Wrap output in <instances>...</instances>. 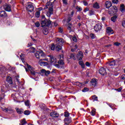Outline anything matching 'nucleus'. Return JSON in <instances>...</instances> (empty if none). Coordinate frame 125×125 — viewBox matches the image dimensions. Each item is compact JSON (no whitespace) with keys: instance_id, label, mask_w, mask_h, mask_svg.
<instances>
[{"instance_id":"nucleus-1","label":"nucleus","mask_w":125,"mask_h":125,"mask_svg":"<svg viewBox=\"0 0 125 125\" xmlns=\"http://www.w3.org/2000/svg\"><path fill=\"white\" fill-rule=\"evenodd\" d=\"M52 0H47V3L45 8H48L49 12L47 13L48 17H50L53 11V3L51 2Z\"/></svg>"},{"instance_id":"nucleus-2","label":"nucleus","mask_w":125,"mask_h":125,"mask_svg":"<svg viewBox=\"0 0 125 125\" xmlns=\"http://www.w3.org/2000/svg\"><path fill=\"white\" fill-rule=\"evenodd\" d=\"M35 57L37 58V59H41V58H43V57H45V54L43 53V51L42 50L37 51L35 54Z\"/></svg>"},{"instance_id":"nucleus-3","label":"nucleus","mask_w":125,"mask_h":125,"mask_svg":"<svg viewBox=\"0 0 125 125\" xmlns=\"http://www.w3.org/2000/svg\"><path fill=\"white\" fill-rule=\"evenodd\" d=\"M51 24V21L49 20L45 19L41 21L42 27H44L45 26L46 27H49Z\"/></svg>"},{"instance_id":"nucleus-4","label":"nucleus","mask_w":125,"mask_h":125,"mask_svg":"<svg viewBox=\"0 0 125 125\" xmlns=\"http://www.w3.org/2000/svg\"><path fill=\"white\" fill-rule=\"evenodd\" d=\"M26 67L29 70V71H30V73L33 76H35L36 74H37V72L35 71V68H34L33 67H32L31 65H29V64H26Z\"/></svg>"},{"instance_id":"nucleus-5","label":"nucleus","mask_w":125,"mask_h":125,"mask_svg":"<svg viewBox=\"0 0 125 125\" xmlns=\"http://www.w3.org/2000/svg\"><path fill=\"white\" fill-rule=\"evenodd\" d=\"M26 10L28 12H32L34 11V6L33 5L28 4L26 7Z\"/></svg>"},{"instance_id":"nucleus-6","label":"nucleus","mask_w":125,"mask_h":125,"mask_svg":"<svg viewBox=\"0 0 125 125\" xmlns=\"http://www.w3.org/2000/svg\"><path fill=\"white\" fill-rule=\"evenodd\" d=\"M56 42L57 44H60V45H62V44H63V43L65 42L64 39L62 38H57L56 40Z\"/></svg>"},{"instance_id":"nucleus-7","label":"nucleus","mask_w":125,"mask_h":125,"mask_svg":"<svg viewBox=\"0 0 125 125\" xmlns=\"http://www.w3.org/2000/svg\"><path fill=\"white\" fill-rule=\"evenodd\" d=\"M101 29H102L101 23H97L94 27V30L96 32H99V31H101Z\"/></svg>"},{"instance_id":"nucleus-8","label":"nucleus","mask_w":125,"mask_h":125,"mask_svg":"<svg viewBox=\"0 0 125 125\" xmlns=\"http://www.w3.org/2000/svg\"><path fill=\"white\" fill-rule=\"evenodd\" d=\"M48 57L50 58V62L52 64H56L57 63V60L56 59H54L53 56L52 55H49Z\"/></svg>"},{"instance_id":"nucleus-9","label":"nucleus","mask_w":125,"mask_h":125,"mask_svg":"<svg viewBox=\"0 0 125 125\" xmlns=\"http://www.w3.org/2000/svg\"><path fill=\"white\" fill-rule=\"evenodd\" d=\"M3 8L6 11H8L9 12L11 11V6L8 5V4H5L3 5Z\"/></svg>"},{"instance_id":"nucleus-10","label":"nucleus","mask_w":125,"mask_h":125,"mask_svg":"<svg viewBox=\"0 0 125 125\" xmlns=\"http://www.w3.org/2000/svg\"><path fill=\"white\" fill-rule=\"evenodd\" d=\"M100 74L102 75V76H104L107 74V72H106V69L105 68L102 67L100 69L99 71Z\"/></svg>"},{"instance_id":"nucleus-11","label":"nucleus","mask_w":125,"mask_h":125,"mask_svg":"<svg viewBox=\"0 0 125 125\" xmlns=\"http://www.w3.org/2000/svg\"><path fill=\"white\" fill-rule=\"evenodd\" d=\"M59 58H60V60L58 61V63L60 64V65H63V64H64V62L63 61L64 56L63 55H60Z\"/></svg>"},{"instance_id":"nucleus-12","label":"nucleus","mask_w":125,"mask_h":125,"mask_svg":"<svg viewBox=\"0 0 125 125\" xmlns=\"http://www.w3.org/2000/svg\"><path fill=\"white\" fill-rule=\"evenodd\" d=\"M43 60H45V59H41L39 63L41 66H47L48 65V63L47 62H42Z\"/></svg>"},{"instance_id":"nucleus-13","label":"nucleus","mask_w":125,"mask_h":125,"mask_svg":"<svg viewBox=\"0 0 125 125\" xmlns=\"http://www.w3.org/2000/svg\"><path fill=\"white\" fill-rule=\"evenodd\" d=\"M74 13H75V12L74 11H73L71 12V15H69L68 16V18L66 20V22H70V21H71L72 20V17H73V16L74 15Z\"/></svg>"},{"instance_id":"nucleus-14","label":"nucleus","mask_w":125,"mask_h":125,"mask_svg":"<svg viewBox=\"0 0 125 125\" xmlns=\"http://www.w3.org/2000/svg\"><path fill=\"white\" fill-rule=\"evenodd\" d=\"M77 57L78 60H82L83 59V54L82 53V51H80L78 52Z\"/></svg>"},{"instance_id":"nucleus-15","label":"nucleus","mask_w":125,"mask_h":125,"mask_svg":"<svg viewBox=\"0 0 125 125\" xmlns=\"http://www.w3.org/2000/svg\"><path fill=\"white\" fill-rule=\"evenodd\" d=\"M106 33L107 34H108L109 35H112V34H114V31L110 27H108L106 28Z\"/></svg>"},{"instance_id":"nucleus-16","label":"nucleus","mask_w":125,"mask_h":125,"mask_svg":"<svg viewBox=\"0 0 125 125\" xmlns=\"http://www.w3.org/2000/svg\"><path fill=\"white\" fill-rule=\"evenodd\" d=\"M50 116L51 117H52V118H58V117H59V114L57 113V112L54 111L50 113Z\"/></svg>"},{"instance_id":"nucleus-17","label":"nucleus","mask_w":125,"mask_h":125,"mask_svg":"<svg viewBox=\"0 0 125 125\" xmlns=\"http://www.w3.org/2000/svg\"><path fill=\"white\" fill-rule=\"evenodd\" d=\"M71 122H72V120L70 118H65L64 120V122L65 125H69V124H70Z\"/></svg>"},{"instance_id":"nucleus-18","label":"nucleus","mask_w":125,"mask_h":125,"mask_svg":"<svg viewBox=\"0 0 125 125\" xmlns=\"http://www.w3.org/2000/svg\"><path fill=\"white\" fill-rule=\"evenodd\" d=\"M67 30L69 31V33H71V32H74V28H73L72 24L68 23L67 26Z\"/></svg>"},{"instance_id":"nucleus-19","label":"nucleus","mask_w":125,"mask_h":125,"mask_svg":"<svg viewBox=\"0 0 125 125\" xmlns=\"http://www.w3.org/2000/svg\"><path fill=\"white\" fill-rule=\"evenodd\" d=\"M105 6L106 8H110L112 6V2L110 1L105 2Z\"/></svg>"},{"instance_id":"nucleus-20","label":"nucleus","mask_w":125,"mask_h":125,"mask_svg":"<svg viewBox=\"0 0 125 125\" xmlns=\"http://www.w3.org/2000/svg\"><path fill=\"white\" fill-rule=\"evenodd\" d=\"M7 16V14L4 11H2L0 12V17H6Z\"/></svg>"},{"instance_id":"nucleus-21","label":"nucleus","mask_w":125,"mask_h":125,"mask_svg":"<svg viewBox=\"0 0 125 125\" xmlns=\"http://www.w3.org/2000/svg\"><path fill=\"white\" fill-rule=\"evenodd\" d=\"M42 73H44L45 76H48L49 74H50V72L49 70H45V69H42L41 70Z\"/></svg>"},{"instance_id":"nucleus-22","label":"nucleus","mask_w":125,"mask_h":125,"mask_svg":"<svg viewBox=\"0 0 125 125\" xmlns=\"http://www.w3.org/2000/svg\"><path fill=\"white\" fill-rule=\"evenodd\" d=\"M91 83H92V85H93V86H95L96 84H97V81H96V79H92L91 81Z\"/></svg>"},{"instance_id":"nucleus-23","label":"nucleus","mask_w":125,"mask_h":125,"mask_svg":"<svg viewBox=\"0 0 125 125\" xmlns=\"http://www.w3.org/2000/svg\"><path fill=\"white\" fill-rule=\"evenodd\" d=\"M6 81L8 82L10 84H12V79L10 76H8L6 78Z\"/></svg>"},{"instance_id":"nucleus-24","label":"nucleus","mask_w":125,"mask_h":125,"mask_svg":"<svg viewBox=\"0 0 125 125\" xmlns=\"http://www.w3.org/2000/svg\"><path fill=\"white\" fill-rule=\"evenodd\" d=\"M55 49L57 51H59V50H61L62 49V46L60 44H57Z\"/></svg>"},{"instance_id":"nucleus-25","label":"nucleus","mask_w":125,"mask_h":125,"mask_svg":"<svg viewBox=\"0 0 125 125\" xmlns=\"http://www.w3.org/2000/svg\"><path fill=\"white\" fill-rule=\"evenodd\" d=\"M79 65H80V66H81L82 69H84L85 65H84V63H83V61H80L79 62Z\"/></svg>"},{"instance_id":"nucleus-26","label":"nucleus","mask_w":125,"mask_h":125,"mask_svg":"<svg viewBox=\"0 0 125 125\" xmlns=\"http://www.w3.org/2000/svg\"><path fill=\"white\" fill-rule=\"evenodd\" d=\"M93 7L94 8H96L97 9H98L100 7L99 6V4H98L97 2L95 3L93 5Z\"/></svg>"},{"instance_id":"nucleus-27","label":"nucleus","mask_w":125,"mask_h":125,"mask_svg":"<svg viewBox=\"0 0 125 125\" xmlns=\"http://www.w3.org/2000/svg\"><path fill=\"white\" fill-rule=\"evenodd\" d=\"M116 65V61H112L108 63L109 66H115Z\"/></svg>"},{"instance_id":"nucleus-28","label":"nucleus","mask_w":125,"mask_h":125,"mask_svg":"<svg viewBox=\"0 0 125 125\" xmlns=\"http://www.w3.org/2000/svg\"><path fill=\"white\" fill-rule=\"evenodd\" d=\"M16 111L18 114H22L24 110L22 109L17 108Z\"/></svg>"},{"instance_id":"nucleus-29","label":"nucleus","mask_w":125,"mask_h":125,"mask_svg":"<svg viewBox=\"0 0 125 125\" xmlns=\"http://www.w3.org/2000/svg\"><path fill=\"white\" fill-rule=\"evenodd\" d=\"M76 85H78V86H79V87H82V86H83V85H84V83H81L80 82H76Z\"/></svg>"},{"instance_id":"nucleus-30","label":"nucleus","mask_w":125,"mask_h":125,"mask_svg":"<svg viewBox=\"0 0 125 125\" xmlns=\"http://www.w3.org/2000/svg\"><path fill=\"white\" fill-rule=\"evenodd\" d=\"M117 18H118V16H114L113 17H112L111 19V21H112V22H116V20H117Z\"/></svg>"},{"instance_id":"nucleus-31","label":"nucleus","mask_w":125,"mask_h":125,"mask_svg":"<svg viewBox=\"0 0 125 125\" xmlns=\"http://www.w3.org/2000/svg\"><path fill=\"white\" fill-rule=\"evenodd\" d=\"M5 96V95L3 93H2V94L0 95V102H1L3 100V99H4Z\"/></svg>"},{"instance_id":"nucleus-32","label":"nucleus","mask_w":125,"mask_h":125,"mask_svg":"<svg viewBox=\"0 0 125 125\" xmlns=\"http://www.w3.org/2000/svg\"><path fill=\"white\" fill-rule=\"evenodd\" d=\"M26 124H27V123L26 122V120L25 119H23L21 122V123L20 124V125H26Z\"/></svg>"},{"instance_id":"nucleus-33","label":"nucleus","mask_w":125,"mask_h":125,"mask_svg":"<svg viewBox=\"0 0 125 125\" xmlns=\"http://www.w3.org/2000/svg\"><path fill=\"white\" fill-rule=\"evenodd\" d=\"M77 48H78V45H75L74 47H72L71 48V51L72 52H74V51H75V50H76V49H77Z\"/></svg>"},{"instance_id":"nucleus-34","label":"nucleus","mask_w":125,"mask_h":125,"mask_svg":"<svg viewBox=\"0 0 125 125\" xmlns=\"http://www.w3.org/2000/svg\"><path fill=\"white\" fill-rule=\"evenodd\" d=\"M40 15H41V12L40 11H37L35 14L36 17H37V18H39L40 17Z\"/></svg>"},{"instance_id":"nucleus-35","label":"nucleus","mask_w":125,"mask_h":125,"mask_svg":"<svg viewBox=\"0 0 125 125\" xmlns=\"http://www.w3.org/2000/svg\"><path fill=\"white\" fill-rule=\"evenodd\" d=\"M25 105L27 106V107H29L30 106V101L27 100L24 102Z\"/></svg>"},{"instance_id":"nucleus-36","label":"nucleus","mask_w":125,"mask_h":125,"mask_svg":"<svg viewBox=\"0 0 125 125\" xmlns=\"http://www.w3.org/2000/svg\"><path fill=\"white\" fill-rule=\"evenodd\" d=\"M29 51L30 52L33 53L34 52H35V51H36V49L35 48V47H32L30 48Z\"/></svg>"},{"instance_id":"nucleus-37","label":"nucleus","mask_w":125,"mask_h":125,"mask_svg":"<svg viewBox=\"0 0 125 125\" xmlns=\"http://www.w3.org/2000/svg\"><path fill=\"white\" fill-rule=\"evenodd\" d=\"M95 113H96V111H95V109H93L92 110V111H91V115L92 116H95Z\"/></svg>"},{"instance_id":"nucleus-38","label":"nucleus","mask_w":125,"mask_h":125,"mask_svg":"<svg viewBox=\"0 0 125 125\" xmlns=\"http://www.w3.org/2000/svg\"><path fill=\"white\" fill-rule=\"evenodd\" d=\"M70 58L71 59H73V60H76V57H75V55H74V54H71L70 55Z\"/></svg>"},{"instance_id":"nucleus-39","label":"nucleus","mask_w":125,"mask_h":125,"mask_svg":"<svg viewBox=\"0 0 125 125\" xmlns=\"http://www.w3.org/2000/svg\"><path fill=\"white\" fill-rule=\"evenodd\" d=\"M43 33L44 34V35H47V34H48V30L47 29H45L43 30Z\"/></svg>"},{"instance_id":"nucleus-40","label":"nucleus","mask_w":125,"mask_h":125,"mask_svg":"<svg viewBox=\"0 0 125 125\" xmlns=\"http://www.w3.org/2000/svg\"><path fill=\"white\" fill-rule=\"evenodd\" d=\"M112 9L113 12H114V11H115V12H116L118 10V8H117V7H116V6H113L112 8Z\"/></svg>"},{"instance_id":"nucleus-41","label":"nucleus","mask_w":125,"mask_h":125,"mask_svg":"<svg viewBox=\"0 0 125 125\" xmlns=\"http://www.w3.org/2000/svg\"><path fill=\"white\" fill-rule=\"evenodd\" d=\"M69 116H70V113H69V112L67 111L64 112V117H65V118L69 117Z\"/></svg>"},{"instance_id":"nucleus-42","label":"nucleus","mask_w":125,"mask_h":125,"mask_svg":"<svg viewBox=\"0 0 125 125\" xmlns=\"http://www.w3.org/2000/svg\"><path fill=\"white\" fill-rule=\"evenodd\" d=\"M92 99L93 101H97V96L94 95L92 96Z\"/></svg>"},{"instance_id":"nucleus-43","label":"nucleus","mask_w":125,"mask_h":125,"mask_svg":"<svg viewBox=\"0 0 125 125\" xmlns=\"http://www.w3.org/2000/svg\"><path fill=\"white\" fill-rule=\"evenodd\" d=\"M90 37L91 39H95V35L93 34V33L90 34Z\"/></svg>"},{"instance_id":"nucleus-44","label":"nucleus","mask_w":125,"mask_h":125,"mask_svg":"<svg viewBox=\"0 0 125 125\" xmlns=\"http://www.w3.org/2000/svg\"><path fill=\"white\" fill-rule=\"evenodd\" d=\"M30 111L29 110H25L24 112V115H26V116H28L30 114Z\"/></svg>"},{"instance_id":"nucleus-45","label":"nucleus","mask_w":125,"mask_h":125,"mask_svg":"<svg viewBox=\"0 0 125 125\" xmlns=\"http://www.w3.org/2000/svg\"><path fill=\"white\" fill-rule=\"evenodd\" d=\"M114 45L116 46H119V45H121V43L119 42H115L114 43Z\"/></svg>"},{"instance_id":"nucleus-46","label":"nucleus","mask_w":125,"mask_h":125,"mask_svg":"<svg viewBox=\"0 0 125 125\" xmlns=\"http://www.w3.org/2000/svg\"><path fill=\"white\" fill-rule=\"evenodd\" d=\"M83 92H86L88 91V88L87 87H84L83 89L82 90Z\"/></svg>"},{"instance_id":"nucleus-47","label":"nucleus","mask_w":125,"mask_h":125,"mask_svg":"<svg viewBox=\"0 0 125 125\" xmlns=\"http://www.w3.org/2000/svg\"><path fill=\"white\" fill-rule=\"evenodd\" d=\"M95 13L94 11L91 10L89 11V15L91 16V15H94Z\"/></svg>"},{"instance_id":"nucleus-48","label":"nucleus","mask_w":125,"mask_h":125,"mask_svg":"<svg viewBox=\"0 0 125 125\" xmlns=\"http://www.w3.org/2000/svg\"><path fill=\"white\" fill-rule=\"evenodd\" d=\"M123 89L122 87H120L118 89H115V90L118 91V92H121L122 91V90Z\"/></svg>"},{"instance_id":"nucleus-49","label":"nucleus","mask_w":125,"mask_h":125,"mask_svg":"<svg viewBox=\"0 0 125 125\" xmlns=\"http://www.w3.org/2000/svg\"><path fill=\"white\" fill-rule=\"evenodd\" d=\"M76 9L78 10V11H82L83 10V9L81 8V7L77 6Z\"/></svg>"},{"instance_id":"nucleus-50","label":"nucleus","mask_w":125,"mask_h":125,"mask_svg":"<svg viewBox=\"0 0 125 125\" xmlns=\"http://www.w3.org/2000/svg\"><path fill=\"white\" fill-rule=\"evenodd\" d=\"M59 32L60 33H61L62 34L63 33V28H61V27H60L59 28Z\"/></svg>"},{"instance_id":"nucleus-51","label":"nucleus","mask_w":125,"mask_h":125,"mask_svg":"<svg viewBox=\"0 0 125 125\" xmlns=\"http://www.w3.org/2000/svg\"><path fill=\"white\" fill-rule=\"evenodd\" d=\"M72 40L73 41V42H77V38L76 37H74L72 38Z\"/></svg>"},{"instance_id":"nucleus-52","label":"nucleus","mask_w":125,"mask_h":125,"mask_svg":"<svg viewBox=\"0 0 125 125\" xmlns=\"http://www.w3.org/2000/svg\"><path fill=\"white\" fill-rule=\"evenodd\" d=\"M51 50H54V49H55V45H52L51 46Z\"/></svg>"},{"instance_id":"nucleus-53","label":"nucleus","mask_w":125,"mask_h":125,"mask_svg":"<svg viewBox=\"0 0 125 125\" xmlns=\"http://www.w3.org/2000/svg\"><path fill=\"white\" fill-rule=\"evenodd\" d=\"M122 25L124 28H125V21H123L122 22Z\"/></svg>"},{"instance_id":"nucleus-54","label":"nucleus","mask_w":125,"mask_h":125,"mask_svg":"<svg viewBox=\"0 0 125 125\" xmlns=\"http://www.w3.org/2000/svg\"><path fill=\"white\" fill-rule=\"evenodd\" d=\"M112 2L113 3H118L119 2V0H112Z\"/></svg>"},{"instance_id":"nucleus-55","label":"nucleus","mask_w":125,"mask_h":125,"mask_svg":"<svg viewBox=\"0 0 125 125\" xmlns=\"http://www.w3.org/2000/svg\"><path fill=\"white\" fill-rule=\"evenodd\" d=\"M85 65L87 66V67H89V66H90V63H89L88 62H87L85 63Z\"/></svg>"},{"instance_id":"nucleus-56","label":"nucleus","mask_w":125,"mask_h":125,"mask_svg":"<svg viewBox=\"0 0 125 125\" xmlns=\"http://www.w3.org/2000/svg\"><path fill=\"white\" fill-rule=\"evenodd\" d=\"M40 22H37L36 23H35V26L37 27H40Z\"/></svg>"},{"instance_id":"nucleus-57","label":"nucleus","mask_w":125,"mask_h":125,"mask_svg":"<svg viewBox=\"0 0 125 125\" xmlns=\"http://www.w3.org/2000/svg\"><path fill=\"white\" fill-rule=\"evenodd\" d=\"M1 109L2 110V111H4L5 112H7L8 111V109L7 108H4L1 107Z\"/></svg>"},{"instance_id":"nucleus-58","label":"nucleus","mask_w":125,"mask_h":125,"mask_svg":"<svg viewBox=\"0 0 125 125\" xmlns=\"http://www.w3.org/2000/svg\"><path fill=\"white\" fill-rule=\"evenodd\" d=\"M54 65L57 68H60V65H59L58 64L55 63Z\"/></svg>"},{"instance_id":"nucleus-59","label":"nucleus","mask_w":125,"mask_h":125,"mask_svg":"<svg viewBox=\"0 0 125 125\" xmlns=\"http://www.w3.org/2000/svg\"><path fill=\"white\" fill-rule=\"evenodd\" d=\"M120 10L123 13L125 12V8H120Z\"/></svg>"},{"instance_id":"nucleus-60","label":"nucleus","mask_w":125,"mask_h":125,"mask_svg":"<svg viewBox=\"0 0 125 125\" xmlns=\"http://www.w3.org/2000/svg\"><path fill=\"white\" fill-rule=\"evenodd\" d=\"M121 80H124L125 81V75L121 76Z\"/></svg>"},{"instance_id":"nucleus-61","label":"nucleus","mask_w":125,"mask_h":125,"mask_svg":"<svg viewBox=\"0 0 125 125\" xmlns=\"http://www.w3.org/2000/svg\"><path fill=\"white\" fill-rule=\"evenodd\" d=\"M89 10V9L88 8H86L84 10L83 12H86V11H88Z\"/></svg>"},{"instance_id":"nucleus-62","label":"nucleus","mask_w":125,"mask_h":125,"mask_svg":"<svg viewBox=\"0 0 125 125\" xmlns=\"http://www.w3.org/2000/svg\"><path fill=\"white\" fill-rule=\"evenodd\" d=\"M63 1V3H64V4H67V0H62Z\"/></svg>"},{"instance_id":"nucleus-63","label":"nucleus","mask_w":125,"mask_h":125,"mask_svg":"<svg viewBox=\"0 0 125 125\" xmlns=\"http://www.w3.org/2000/svg\"><path fill=\"white\" fill-rule=\"evenodd\" d=\"M51 73H56V69H53Z\"/></svg>"},{"instance_id":"nucleus-64","label":"nucleus","mask_w":125,"mask_h":125,"mask_svg":"<svg viewBox=\"0 0 125 125\" xmlns=\"http://www.w3.org/2000/svg\"><path fill=\"white\" fill-rule=\"evenodd\" d=\"M111 125V124L109 122H106L105 124V125Z\"/></svg>"}]
</instances>
